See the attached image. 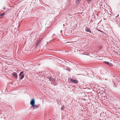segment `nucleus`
I'll use <instances>...</instances> for the list:
<instances>
[{"label": "nucleus", "mask_w": 120, "mask_h": 120, "mask_svg": "<svg viewBox=\"0 0 120 120\" xmlns=\"http://www.w3.org/2000/svg\"><path fill=\"white\" fill-rule=\"evenodd\" d=\"M23 72L21 71L19 75V76L20 79L21 80L24 77V74H23Z\"/></svg>", "instance_id": "obj_1"}, {"label": "nucleus", "mask_w": 120, "mask_h": 120, "mask_svg": "<svg viewBox=\"0 0 120 120\" xmlns=\"http://www.w3.org/2000/svg\"><path fill=\"white\" fill-rule=\"evenodd\" d=\"M35 101L34 99H32L30 102V104L32 106H34L35 104Z\"/></svg>", "instance_id": "obj_2"}, {"label": "nucleus", "mask_w": 120, "mask_h": 120, "mask_svg": "<svg viewBox=\"0 0 120 120\" xmlns=\"http://www.w3.org/2000/svg\"><path fill=\"white\" fill-rule=\"evenodd\" d=\"M41 39H39L36 42V45H35V48H36L38 47V45H39V43H40V42L41 41Z\"/></svg>", "instance_id": "obj_3"}, {"label": "nucleus", "mask_w": 120, "mask_h": 120, "mask_svg": "<svg viewBox=\"0 0 120 120\" xmlns=\"http://www.w3.org/2000/svg\"><path fill=\"white\" fill-rule=\"evenodd\" d=\"M70 81L76 84H77L78 82V81L77 80L73 79L71 78L70 79Z\"/></svg>", "instance_id": "obj_4"}, {"label": "nucleus", "mask_w": 120, "mask_h": 120, "mask_svg": "<svg viewBox=\"0 0 120 120\" xmlns=\"http://www.w3.org/2000/svg\"><path fill=\"white\" fill-rule=\"evenodd\" d=\"M85 30L87 32H89L91 34H93V33L91 32V31L90 30V29L87 27H86V28Z\"/></svg>", "instance_id": "obj_5"}, {"label": "nucleus", "mask_w": 120, "mask_h": 120, "mask_svg": "<svg viewBox=\"0 0 120 120\" xmlns=\"http://www.w3.org/2000/svg\"><path fill=\"white\" fill-rule=\"evenodd\" d=\"M48 79H49L50 81L54 82L55 81V79L52 77L50 76H49L48 77Z\"/></svg>", "instance_id": "obj_6"}, {"label": "nucleus", "mask_w": 120, "mask_h": 120, "mask_svg": "<svg viewBox=\"0 0 120 120\" xmlns=\"http://www.w3.org/2000/svg\"><path fill=\"white\" fill-rule=\"evenodd\" d=\"M103 63L110 66H112L113 65L111 63H110L108 61H104Z\"/></svg>", "instance_id": "obj_7"}, {"label": "nucleus", "mask_w": 120, "mask_h": 120, "mask_svg": "<svg viewBox=\"0 0 120 120\" xmlns=\"http://www.w3.org/2000/svg\"><path fill=\"white\" fill-rule=\"evenodd\" d=\"M12 74L15 77V79H17V74L16 73V72H13V73Z\"/></svg>", "instance_id": "obj_8"}, {"label": "nucleus", "mask_w": 120, "mask_h": 120, "mask_svg": "<svg viewBox=\"0 0 120 120\" xmlns=\"http://www.w3.org/2000/svg\"><path fill=\"white\" fill-rule=\"evenodd\" d=\"M32 107L34 109H36L38 108V106L36 105H34V106H32Z\"/></svg>", "instance_id": "obj_9"}, {"label": "nucleus", "mask_w": 120, "mask_h": 120, "mask_svg": "<svg viewBox=\"0 0 120 120\" xmlns=\"http://www.w3.org/2000/svg\"><path fill=\"white\" fill-rule=\"evenodd\" d=\"M87 3L89 4H90L92 0H86Z\"/></svg>", "instance_id": "obj_10"}, {"label": "nucleus", "mask_w": 120, "mask_h": 120, "mask_svg": "<svg viewBox=\"0 0 120 120\" xmlns=\"http://www.w3.org/2000/svg\"><path fill=\"white\" fill-rule=\"evenodd\" d=\"M81 0H76V3L77 4H78L80 2Z\"/></svg>", "instance_id": "obj_11"}, {"label": "nucleus", "mask_w": 120, "mask_h": 120, "mask_svg": "<svg viewBox=\"0 0 120 120\" xmlns=\"http://www.w3.org/2000/svg\"><path fill=\"white\" fill-rule=\"evenodd\" d=\"M5 13H2L0 14V16H2L4 15Z\"/></svg>", "instance_id": "obj_12"}, {"label": "nucleus", "mask_w": 120, "mask_h": 120, "mask_svg": "<svg viewBox=\"0 0 120 120\" xmlns=\"http://www.w3.org/2000/svg\"><path fill=\"white\" fill-rule=\"evenodd\" d=\"M65 69L66 70H67L68 71H71V69L69 68H68V69Z\"/></svg>", "instance_id": "obj_13"}, {"label": "nucleus", "mask_w": 120, "mask_h": 120, "mask_svg": "<svg viewBox=\"0 0 120 120\" xmlns=\"http://www.w3.org/2000/svg\"><path fill=\"white\" fill-rule=\"evenodd\" d=\"M64 108V106H62L61 108V110H63Z\"/></svg>", "instance_id": "obj_14"}, {"label": "nucleus", "mask_w": 120, "mask_h": 120, "mask_svg": "<svg viewBox=\"0 0 120 120\" xmlns=\"http://www.w3.org/2000/svg\"><path fill=\"white\" fill-rule=\"evenodd\" d=\"M96 30H98V31H99L100 30H99V29H98V28H96Z\"/></svg>", "instance_id": "obj_15"}, {"label": "nucleus", "mask_w": 120, "mask_h": 120, "mask_svg": "<svg viewBox=\"0 0 120 120\" xmlns=\"http://www.w3.org/2000/svg\"><path fill=\"white\" fill-rule=\"evenodd\" d=\"M119 15H118L116 17V19L118 17V16H119Z\"/></svg>", "instance_id": "obj_16"}, {"label": "nucleus", "mask_w": 120, "mask_h": 120, "mask_svg": "<svg viewBox=\"0 0 120 120\" xmlns=\"http://www.w3.org/2000/svg\"><path fill=\"white\" fill-rule=\"evenodd\" d=\"M99 31L101 32H103V31L100 30Z\"/></svg>", "instance_id": "obj_17"}, {"label": "nucleus", "mask_w": 120, "mask_h": 120, "mask_svg": "<svg viewBox=\"0 0 120 120\" xmlns=\"http://www.w3.org/2000/svg\"><path fill=\"white\" fill-rule=\"evenodd\" d=\"M55 35V34H53V35Z\"/></svg>", "instance_id": "obj_18"}, {"label": "nucleus", "mask_w": 120, "mask_h": 120, "mask_svg": "<svg viewBox=\"0 0 120 120\" xmlns=\"http://www.w3.org/2000/svg\"><path fill=\"white\" fill-rule=\"evenodd\" d=\"M117 21V22H118V21Z\"/></svg>", "instance_id": "obj_19"}, {"label": "nucleus", "mask_w": 120, "mask_h": 120, "mask_svg": "<svg viewBox=\"0 0 120 120\" xmlns=\"http://www.w3.org/2000/svg\"><path fill=\"white\" fill-rule=\"evenodd\" d=\"M64 24L63 25V26H64Z\"/></svg>", "instance_id": "obj_20"}]
</instances>
